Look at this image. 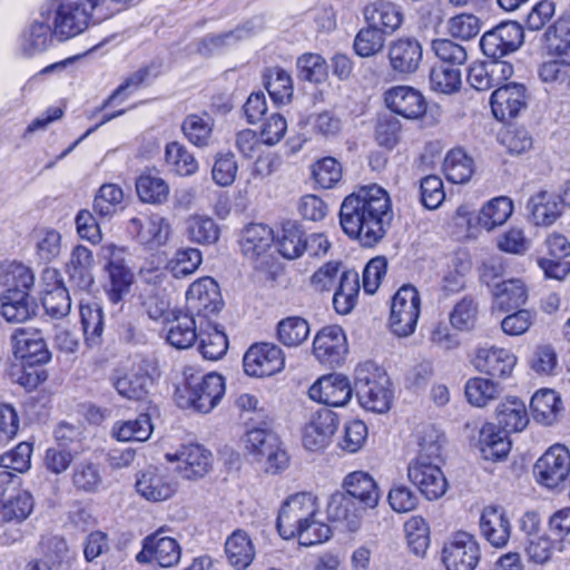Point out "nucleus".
Segmentation results:
<instances>
[{
    "label": "nucleus",
    "mask_w": 570,
    "mask_h": 570,
    "mask_svg": "<svg viewBox=\"0 0 570 570\" xmlns=\"http://www.w3.org/2000/svg\"><path fill=\"white\" fill-rule=\"evenodd\" d=\"M391 217L389 194L376 184L362 186L346 196L340 210L344 233L367 247L383 238Z\"/></svg>",
    "instance_id": "nucleus-1"
},
{
    "label": "nucleus",
    "mask_w": 570,
    "mask_h": 570,
    "mask_svg": "<svg viewBox=\"0 0 570 570\" xmlns=\"http://www.w3.org/2000/svg\"><path fill=\"white\" fill-rule=\"evenodd\" d=\"M344 491L333 493L327 502V515L348 531H356L367 509L380 501V491L374 479L364 471H353L343 480Z\"/></svg>",
    "instance_id": "nucleus-2"
},
{
    "label": "nucleus",
    "mask_w": 570,
    "mask_h": 570,
    "mask_svg": "<svg viewBox=\"0 0 570 570\" xmlns=\"http://www.w3.org/2000/svg\"><path fill=\"white\" fill-rule=\"evenodd\" d=\"M542 48L546 59L538 68L542 82L560 86L570 72V14L560 16L542 33Z\"/></svg>",
    "instance_id": "nucleus-3"
},
{
    "label": "nucleus",
    "mask_w": 570,
    "mask_h": 570,
    "mask_svg": "<svg viewBox=\"0 0 570 570\" xmlns=\"http://www.w3.org/2000/svg\"><path fill=\"white\" fill-rule=\"evenodd\" d=\"M101 0H46L40 18L52 28L55 38L68 40L82 33L89 26L91 11Z\"/></svg>",
    "instance_id": "nucleus-4"
},
{
    "label": "nucleus",
    "mask_w": 570,
    "mask_h": 570,
    "mask_svg": "<svg viewBox=\"0 0 570 570\" xmlns=\"http://www.w3.org/2000/svg\"><path fill=\"white\" fill-rule=\"evenodd\" d=\"M253 428L247 430L244 443L250 454L258 461H265V470L268 473H277L286 468L288 462L287 453L281 448L278 436L267 428Z\"/></svg>",
    "instance_id": "nucleus-5"
},
{
    "label": "nucleus",
    "mask_w": 570,
    "mask_h": 570,
    "mask_svg": "<svg viewBox=\"0 0 570 570\" xmlns=\"http://www.w3.org/2000/svg\"><path fill=\"white\" fill-rule=\"evenodd\" d=\"M421 313V297L413 285H403L394 294L391 305L390 328L399 337L412 335Z\"/></svg>",
    "instance_id": "nucleus-6"
},
{
    "label": "nucleus",
    "mask_w": 570,
    "mask_h": 570,
    "mask_svg": "<svg viewBox=\"0 0 570 570\" xmlns=\"http://www.w3.org/2000/svg\"><path fill=\"white\" fill-rule=\"evenodd\" d=\"M318 514V503L315 495L307 492L296 493L291 495L282 505L276 527L284 539H293L302 524Z\"/></svg>",
    "instance_id": "nucleus-7"
},
{
    "label": "nucleus",
    "mask_w": 570,
    "mask_h": 570,
    "mask_svg": "<svg viewBox=\"0 0 570 570\" xmlns=\"http://www.w3.org/2000/svg\"><path fill=\"white\" fill-rule=\"evenodd\" d=\"M480 558L476 539L464 531L454 533L442 548V562L446 570H474Z\"/></svg>",
    "instance_id": "nucleus-8"
},
{
    "label": "nucleus",
    "mask_w": 570,
    "mask_h": 570,
    "mask_svg": "<svg viewBox=\"0 0 570 570\" xmlns=\"http://www.w3.org/2000/svg\"><path fill=\"white\" fill-rule=\"evenodd\" d=\"M125 248L115 244H105L101 247L100 256L107 261V271L110 279V288L107 294L114 304L122 301L128 294L134 281V274L125 262Z\"/></svg>",
    "instance_id": "nucleus-9"
},
{
    "label": "nucleus",
    "mask_w": 570,
    "mask_h": 570,
    "mask_svg": "<svg viewBox=\"0 0 570 570\" xmlns=\"http://www.w3.org/2000/svg\"><path fill=\"white\" fill-rule=\"evenodd\" d=\"M523 28L515 21H507L487 31L481 40L482 52L492 59H501L517 51L523 43Z\"/></svg>",
    "instance_id": "nucleus-10"
},
{
    "label": "nucleus",
    "mask_w": 570,
    "mask_h": 570,
    "mask_svg": "<svg viewBox=\"0 0 570 570\" xmlns=\"http://www.w3.org/2000/svg\"><path fill=\"white\" fill-rule=\"evenodd\" d=\"M534 474L540 484L554 489L566 481L570 473V452L562 444L550 446L534 464Z\"/></svg>",
    "instance_id": "nucleus-11"
},
{
    "label": "nucleus",
    "mask_w": 570,
    "mask_h": 570,
    "mask_svg": "<svg viewBox=\"0 0 570 570\" xmlns=\"http://www.w3.org/2000/svg\"><path fill=\"white\" fill-rule=\"evenodd\" d=\"M338 428V417L328 407L313 413L302 430V444L309 452H321L332 442Z\"/></svg>",
    "instance_id": "nucleus-12"
},
{
    "label": "nucleus",
    "mask_w": 570,
    "mask_h": 570,
    "mask_svg": "<svg viewBox=\"0 0 570 570\" xmlns=\"http://www.w3.org/2000/svg\"><path fill=\"white\" fill-rule=\"evenodd\" d=\"M285 357L279 346L273 343L252 345L243 357L244 371L249 376H271L284 368Z\"/></svg>",
    "instance_id": "nucleus-13"
},
{
    "label": "nucleus",
    "mask_w": 570,
    "mask_h": 570,
    "mask_svg": "<svg viewBox=\"0 0 570 570\" xmlns=\"http://www.w3.org/2000/svg\"><path fill=\"white\" fill-rule=\"evenodd\" d=\"M438 462V460L415 459L407 468L410 481L429 500L439 499L448 488L446 479Z\"/></svg>",
    "instance_id": "nucleus-14"
},
{
    "label": "nucleus",
    "mask_w": 570,
    "mask_h": 570,
    "mask_svg": "<svg viewBox=\"0 0 570 570\" xmlns=\"http://www.w3.org/2000/svg\"><path fill=\"white\" fill-rule=\"evenodd\" d=\"M136 491L150 502L170 499L177 491V482L166 468L148 466L136 479Z\"/></svg>",
    "instance_id": "nucleus-15"
},
{
    "label": "nucleus",
    "mask_w": 570,
    "mask_h": 570,
    "mask_svg": "<svg viewBox=\"0 0 570 570\" xmlns=\"http://www.w3.org/2000/svg\"><path fill=\"white\" fill-rule=\"evenodd\" d=\"M187 309L190 315L209 318L217 314L223 301L217 283L210 277L194 282L186 293Z\"/></svg>",
    "instance_id": "nucleus-16"
},
{
    "label": "nucleus",
    "mask_w": 570,
    "mask_h": 570,
    "mask_svg": "<svg viewBox=\"0 0 570 570\" xmlns=\"http://www.w3.org/2000/svg\"><path fill=\"white\" fill-rule=\"evenodd\" d=\"M127 228L139 244L150 249L164 246L171 234L169 220L159 214L132 217Z\"/></svg>",
    "instance_id": "nucleus-17"
},
{
    "label": "nucleus",
    "mask_w": 570,
    "mask_h": 570,
    "mask_svg": "<svg viewBox=\"0 0 570 570\" xmlns=\"http://www.w3.org/2000/svg\"><path fill=\"white\" fill-rule=\"evenodd\" d=\"M168 462H178L176 471L186 480L206 475L212 465V453L200 444L181 445L175 453H166Z\"/></svg>",
    "instance_id": "nucleus-18"
},
{
    "label": "nucleus",
    "mask_w": 570,
    "mask_h": 570,
    "mask_svg": "<svg viewBox=\"0 0 570 570\" xmlns=\"http://www.w3.org/2000/svg\"><path fill=\"white\" fill-rule=\"evenodd\" d=\"M180 554L178 542L170 537H161L157 531L144 538L142 548L136 554V561L140 564L156 562L163 568H170L179 562Z\"/></svg>",
    "instance_id": "nucleus-19"
},
{
    "label": "nucleus",
    "mask_w": 570,
    "mask_h": 570,
    "mask_svg": "<svg viewBox=\"0 0 570 570\" xmlns=\"http://www.w3.org/2000/svg\"><path fill=\"white\" fill-rule=\"evenodd\" d=\"M157 377V368L144 360L116 368L111 382L117 392H147L155 386Z\"/></svg>",
    "instance_id": "nucleus-20"
},
{
    "label": "nucleus",
    "mask_w": 570,
    "mask_h": 570,
    "mask_svg": "<svg viewBox=\"0 0 570 570\" xmlns=\"http://www.w3.org/2000/svg\"><path fill=\"white\" fill-rule=\"evenodd\" d=\"M347 341L338 325H328L320 330L313 341L315 357L326 365H338L347 354Z\"/></svg>",
    "instance_id": "nucleus-21"
},
{
    "label": "nucleus",
    "mask_w": 570,
    "mask_h": 570,
    "mask_svg": "<svg viewBox=\"0 0 570 570\" xmlns=\"http://www.w3.org/2000/svg\"><path fill=\"white\" fill-rule=\"evenodd\" d=\"M391 69L402 76L414 73L422 61L423 49L414 37H400L387 46Z\"/></svg>",
    "instance_id": "nucleus-22"
},
{
    "label": "nucleus",
    "mask_w": 570,
    "mask_h": 570,
    "mask_svg": "<svg viewBox=\"0 0 570 570\" xmlns=\"http://www.w3.org/2000/svg\"><path fill=\"white\" fill-rule=\"evenodd\" d=\"M527 88L517 82L497 88L490 98L493 116L501 121L514 118L527 107Z\"/></svg>",
    "instance_id": "nucleus-23"
},
{
    "label": "nucleus",
    "mask_w": 570,
    "mask_h": 570,
    "mask_svg": "<svg viewBox=\"0 0 570 570\" xmlns=\"http://www.w3.org/2000/svg\"><path fill=\"white\" fill-rule=\"evenodd\" d=\"M13 354L27 365L45 364L50 352L40 332L32 328H17L12 334Z\"/></svg>",
    "instance_id": "nucleus-24"
},
{
    "label": "nucleus",
    "mask_w": 570,
    "mask_h": 570,
    "mask_svg": "<svg viewBox=\"0 0 570 570\" xmlns=\"http://www.w3.org/2000/svg\"><path fill=\"white\" fill-rule=\"evenodd\" d=\"M479 527L482 537L494 548H504L511 537V522L502 507L483 508Z\"/></svg>",
    "instance_id": "nucleus-25"
},
{
    "label": "nucleus",
    "mask_w": 570,
    "mask_h": 570,
    "mask_svg": "<svg viewBox=\"0 0 570 570\" xmlns=\"http://www.w3.org/2000/svg\"><path fill=\"white\" fill-rule=\"evenodd\" d=\"M384 101L390 110L409 119H416L426 110L423 95L410 86H394L387 89Z\"/></svg>",
    "instance_id": "nucleus-26"
},
{
    "label": "nucleus",
    "mask_w": 570,
    "mask_h": 570,
    "mask_svg": "<svg viewBox=\"0 0 570 570\" xmlns=\"http://www.w3.org/2000/svg\"><path fill=\"white\" fill-rule=\"evenodd\" d=\"M363 17L366 24L386 36L397 31L404 21L402 7L387 0H376L366 4L363 9Z\"/></svg>",
    "instance_id": "nucleus-27"
},
{
    "label": "nucleus",
    "mask_w": 570,
    "mask_h": 570,
    "mask_svg": "<svg viewBox=\"0 0 570 570\" xmlns=\"http://www.w3.org/2000/svg\"><path fill=\"white\" fill-rule=\"evenodd\" d=\"M472 362L480 372L503 377L512 372L517 363V357L513 353L503 347L484 345L475 350Z\"/></svg>",
    "instance_id": "nucleus-28"
},
{
    "label": "nucleus",
    "mask_w": 570,
    "mask_h": 570,
    "mask_svg": "<svg viewBox=\"0 0 570 570\" xmlns=\"http://www.w3.org/2000/svg\"><path fill=\"white\" fill-rule=\"evenodd\" d=\"M482 281L491 287L493 307L500 311H508L523 305L528 298L527 288L522 281L511 278L500 283L490 284L494 278L485 266L482 273Z\"/></svg>",
    "instance_id": "nucleus-29"
},
{
    "label": "nucleus",
    "mask_w": 570,
    "mask_h": 570,
    "mask_svg": "<svg viewBox=\"0 0 570 570\" xmlns=\"http://www.w3.org/2000/svg\"><path fill=\"white\" fill-rule=\"evenodd\" d=\"M495 417L505 433L521 432L529 424L524 401L518 396H507L495 407Z\"/></svg>",
    "instance_id": "nucleus-30"
},
{
    "label": "nucleus",
    "mask_w": 570,
    "mask_h": 570,
    "mask_svg": "<svg viewBox=\"0 0 570 570\" xmlns=\"http://www.w3.org/2000/svg\"><path fill=\"white\" fill-rule=\"evenodd\" d=\"M507 434L493 423H485L481 428L478 445L484 460L501 461L507 458L511 449V442Z\"/></svg>",
    "instance_id": "nucleus-31"
},
{
    "label": "nucleus",
    "mask_w": 570,
    "mask_h": 570,
    "mask_svg": "<svg viewBox=\"0 0 570 570\" xmlns=\"http://www.w3.org/2000/svg\"><path fill=\"white\" fill-rule=\"evenodd\" d=\"M353 387L358 392H390L391 380L377 363L365 361L358 363L354 370Z\"/></svg>",
    "instance_id": "nucleus-32"
},
{
    "label": "nucleus",
    "mask_w": 570,
    "mask_h": 570,
    "mask_svg": "<svg viewBox=\"0 0 570 570\" xmlns=\"http://www.w3.org/2000/svg\"><path fill=\"white\" fill-rule=\"evenodd\" d=\"M274 239V233L268 226L249 224L239 240L242 253L252 259L259 258L268 252Z\"/></svg>",
    "instance_id": "nucleus-33"
},
{
    "label": "nucleus",
    "mask_w": 570,
    "mask_h": 570,
    "mask_svg": "<svg viewBox=\"0 0 570 570\" xmlns=\"http://www.w3.org/2000/svg\"><path fill=\"white\" fill-rule=\"evenodd\" d=\"M228 563L235 570L247 569L255 558V547L244 530H235L225 542Z\"/></svg>",
    "instance_id": "nucleus-34"
},
{
    "label": "nucleus",
    "mask_w": 570,
    "mask_h": 570,
    "mask_svg": "<svg viewBox=\"0 0 570 570\" xmlns=\"http://www.w3.org/2000/svg\"><path fill=\"white\" fill-rule=\"evenodd\" d=\"M562 208L558 196L547 190L534 194L528 202L532 222L538 226L552 225L561 216Z\"/></svg>",
    "instance_id": "nucleus-35"
},
{
    "label": "nucleus",
    "mask_w": 570,
    "mask_h": 570,
    "mask_svg": "<svg viewBox=\"0 0 570 570\" xmlns=\"http://www.w3.org/2000/svg\"><path fill=\"white\" fill-rule=\"evenodd\" d=\"M94 256L86 246H76L70 255L67 272L70 281L80 289H89L94 284Z\"/></svg>",
    "instance_id": "nucleus-36"
},
{
    "label": "nucleus",
    "mask_w": 570,
    "mask_h": 570,
    "mask_svg": "<svg viewBox=\"0 0 570 570\" xmlns=\"http://www.w3.org/2000/svg\"><path fill=\"white\" fill-rule=\"evenodd\" d=\"M358 293V273L354 269L343 271L333 295L334 309L341 315L350 314L357 304Z\"/></svg>",
    "instance_id": "nucleus-37"
},
{
    "label": "nucleus",
    "mask_w": 570,
    "mask_h": 570,
    "mask_svg": "<svg viewBox=\"0 0 570 570\" xmlns=\"http://www.w3.org/2000/svg\"><path fill=\"white\" fill-rule=\"evenodd\" d=\"M26 291H6L1 296V315L10 323H22L31 318L36 306Z\"/></svg>",
    "instance_id": "nucleus-38"
},
{
    "label": "nucleus",
    "mask_w": 570,
    "mask_h": 570,
    "mask_svg": "<svg viewBox=\"0 0 570 570\" xmlns=\"http://www.w3.org/2000/svg\"><path fill=\"white\" fill-rule=\"evenodd\" d=\"M52 38L51 26L43 19L35 20L21 36V51L28 57L41 53L50 47Z\"/></svg>",
    "instance_id": "nucleus-39"
},
{
    "label": "nucleus",
    "mask_w": 570,
    "mask_h": 570,
    "mask_svg": "<svg viewBox=\"0 0 570 570\" xmlns=\"http://www.w3.org/2000/svg\"><path fill=\"white\" fill-rule=\"evenodd\" d=\"M404 533L407 550L415 558L424 559L431 543L430 527L424 518L411 517L404 523Z\"/></svg>",
    "instance_id": "nucleus-40"
},
{
    "label": "nucleus",
    "mask_w": 570,
    "mask_h": 570,
    "mask_svg": "<svg viewBox=\"0 0 570 570\" xmlns=\"http://www.w3.org/2000/svg\"><path fill=\"white\" fill-rule=\"evenodd\" d=\"M71 483L77 492L97 493L100 491L104 478L99 464L89 460L77 462L72 468Z\"/></svg>",
    "instance_id": "nucleus-41"
},
{
    "label": "nucleus",
    "mask_w": 570,
    "mask_h": 570,
    "mask_svg": "<svg viewBox=\"0 0 570 570\" xmlns=\"http://www.w3.org/2000/svg\"><path fill=\"white\" fill-rule=\"evenodd\" d=\"M80 318L86 343L89 346L99 344L104 331V313L101 305L94 301H81Z\"/></svg>",
    "instance_id": "nucleus-42"
},
{
    "label": "nucleus",
    "mask_w": 570,
    "mask_h": 570,
    "mask_svg": "<svg viewBox=\"0 0 570 570\" xmlns=\"http://www.w3.org/2000/svg\"><path fill=\"white\" fill-rule=\"evenodd\" d=\"M419 452L416 459L440 461L445 444L444 433L434 424H422L416 430Z\"/></svg>",
    "instance_id": "nucleus-43"
},
{
    "label": "nucleus",
    "mask_w": 570,
    "mask_h": 570,
    "mask_svg": "<svg viewBox=\"0 0 570 570\" xmlns=\"http://www.w3.org/2000/svg\"><path fill=\"white\" fill-rule=\"evenodd\" d=\"M197 336L196 321L193 315L178 314L168 323L167 342L178 350L190 347Z\"/></svg>",
    "instance_id": "nucleus-44"
},
{
    "label": "nucleus",
    "mask_w": 570,
    "mask_h": 570,
    "mask_svg": "<svg viewBox=\"0 0 570 570\" xmlns=\"http://www.w3.org/2000/svg\"><path fill=\"white\" fill-rule=\"evenodd\" d=\"M124 191L116 184H104L95 196L92 210L101 219L109 220L124 208Z\"/></svg>",
    "instance_id": "nucleus-45"
},
{
    "label": "nucleus",
    "mask_w": 570,
    "mask_h": 570,
    "mask_svg": "<svg viewBox=\"0 0 570 570\" xmlns=\"http://www.w3.org/2000/svg\"><path fill=\"white\" fill-rule=\"evenodd\" d=\"M513 212L512 200L505 196L489 200L480 210L478 224L490 232L503 225Z\"/></svg>",
    "instance_id": "nucleus-46"
},
{
    "label": "nucleus",
    "mask_w": 570,
    "mask_h": 570,
    "mask_svg": "<svg viewBox=\"0 0 570 570\" xmlns=\"http://www.w3.org/2000/svg\"><path fill=\"white\" fill-rule=\"evenodd\" d=\"M530 407L533 419L544 425L556 423L564 410L559 394H532Z\"/></svg>",
    "instance_id": "nucleus-47"
},
{
    "label": "nucleus",
    "mask_w": 570,
    "mask_h": 570,
    "mask_svg": "<svg viewBox=\"0 0 570 570\" xmlns=\"http://www.w3.org/2000/svg\"><path fill=\"white\" fill-rule=\"evenodd\" d=\"M276 332L277 338L283 345L296 347L308 338L311 327L305 318L301 316H288L278 322Z\"/></svg>",
    "instance_id": "nucleus-48"
},
{
    "label": "nucleus",
    "mask_w": 570,
    "mask_h": 570,
    "mask_svg": "<svg viewBox=\"0 0 570 570\" xmlns=\"http://www.w3.org/2000/svg\"><path fill=\"white\" fill-rule=\"evenodd\" d=\"M279 254L287 259H295L304 253V232L295 223L283 225L276 238Z\"/></svg>",
    "instance_id": "nucleus-49"
},
{
    "label": "nucleus",
    "mask_w": 570,
    "mask_h": 570,
    "mask_svg": "<svg viewBox=\"0 0 570 570\" xmlns=\"http://www.w3.org/2000/svg\"><path fill=\"white\" fill-rule=\"evenodd\" d=\"M153 424L148 414H140L135 420L118 422L112 428V435L124 442H144L149 439Z\"/></svg>",
    "instance_id": "nucleus-50"
},
{
    "label": "nucleus",
    "mask_w": 570,
    "mask_h": 570,
    "mask_svg": "<svg viewBox=\"0 0 570 570\" xmlns=\"http://www.w3.org/2000/svg\"><path fill=\"white\" fill-rule=\"evenodd\" d=\"M136 190L139 199L148 204H163L169 195L168 184L158 176L142 174L136 181Z\"/></svg>",
    "instance_id": "nucleus-51"
},
{
    "label": "nucleus",
    "mask_w": 570,
    "mask_h": 570,
    "mask_svg": "<svg viewBox=\"0 0 570 570\" xmlns=\"http://www.w3.org/2000/svg\"><path fill=\"white\" fill-rule=\"evenodd\" d=\"M186 232L189 240L200 245L214 244L219 238L217 224L207 216H190L186 222Z\"/></svg>",
    "instance_id": "nucleus-52"
},
{
    "label": "nucleus",
    "mask_w": 570,
    "mask_h": 570,
    "mask_svg": "<svg viewBox=\"0 0 570 570\" xmlns=\"http://www.w3.org/2000/svg\"><path fill=\"white\" fill-rule=\"evenodd\" d=\"M165 158L167 165L179 176H190L198 170V163L194 155L179 142L166 146Z\"/></svg>",
    "instance_id": "nucleus-53"
},
{
    "label": "nucleus",
    "mask_w": 570,
    "mask_h": 570,
    "mask_svg": "<svg viewBox=\"0 0 570 570\" xmlns=\"http://www.w3.org/2000/svg\"><path fill=\"white\" fill-rule=\"evenodd\" d=\"M444 170L450 181L464 184L473 174V160L462 149H453L445 157Z\"/></svg>",
    "instance_id": "nucleus-54"
},
{
    "label": "nucleus",
    "mask_w": 570,
    "mask_h": 570,
    "mask_svg": "<svg viewBox=\"0 0 570 570\" xmlns=\"http://www.w3.org/2000/svg\"><path fill=\"white\" fill-rule=\"evenodd\" d=\"M203 262L202 252L197 248H180L167 263L166 268L175 278H183L195 273Z\"/></svg>",
    "instance_id": "nucleus-55"
},
{
    "label": "nucleus",
    "mask_w": 570,
    "mask_h": 570,
    "mask_svg": "<svg viewBox=\"0 0 570 570\" xmlns=\"http://www.w3.org/2000/svg\"><path fill=\"white\" fill-rule=\"evenodd\" d=\"M33 509V499L27 491H18L11 495L3 504L0 510V517L6 522H14L19 524L21 521L28 518Z\"/></svg>",
    "instance_id": "nucleus-56"
},
{
    "label": "nucleus",
    "mask_w": 570,
    "mask_h": 570,
    "mask_svg": "<svg viewBox=\"0 0 570 570\" xmlns=\"http://www.w3.org/2000/svg\"><path fill=\"white\" fill-rule=\"evenodd\" d=\"M185 387L187 392H224L225 380L215 372L206 375L195 370L194 367H186L184 371Z\"/></svg>",
    "instance_id": "nucleus-57"
},
{
    "label": "nucleus",
    "mask_w": 570,
    "mask_h": 570,
    "mask_svg": "<svg viewBox=\"0 0 570 570\" xmlns=\"http://www.w3.org/2000/svg\"><path fill=\"white\" fill-rule=\"evenodd\" d=\"M311 176L321 188H333L342 179V165L334 157H324L311 166Z\"/></svg>",
    "instance_id": "nucleus-58"
},
{
    "label": "nucleus",
    "mask_w": 570,
    "mask_h": 570,
    "mask_svg": "<svg viewBox=\"0 0 570 570\" xmlns=\"http://www.w3.org/2000/svg\"><path fill=\"white\" fill-rule=\"evenodd\" d=\"M181 130L190 144L205 147L212 138L213 124L208 116L189 115L183 121Z\"/></svg>",
    "instance_id": "nucleus-59"
},
{
    "label": "nucleus",
    "mask_w": 570,
    "mask_h": 570,
    "mask_svg": "<svg viewBox=\"0 0 570 570\" xmlns=\"http://www.w3.org/2000/svg\"><path fill=\"white\" fill-rule=\"evenodd\" d=\"M385 33L366 24L355 36L353 48L357 56L367 58L381 52L385 46Z\"/></svg>",
    "instance_id": "nucleus-60"
},
{
    "label": "nucleus",
    "mask_w": 570,
    "mask_h": 570,
    "mask_svg": "<svg viewBox=\"0 0 570 570\" xmlns=\"http://www.w3.org/2000/svg\"><path fill=\"white\" fill-rule=\"evenodd\" d=\"M431 88L441 94H453L461 88V71L459 67L444 65L434 66L430 72Z\"/></svg>",
    "instance_id": "nucleus-61"
},
{
    "label": "nucleus",
    "mask_w": 570,
    "mask_h": 570,
    "mask_svg": "<svg viewBox=\"0 0 570 570\" xmlns=\"http://www.w3.org/2000/svg\"><path fill=\"white\" fill-rule=\"evenodd\" d=\"M36 255L42 263L57 258L61 250V235L53 228H40L35 232Z\"/></svg>",
    "instance_id": "nucleus-62"
},
{
    "label": "nucleus",
    "mask_w": 570,
    "mask_h": 570,
    "mask_svg": "<svg viewBox=\"0 0 570 570\" xmlns=\"http://www.w3.org/2000/svg\"><path fill=\"white\" fill-rule=\"evenodd\" d=\"M259 26L255 24L254 21H247L244 24L230 30L228 32L219 35H209L202 41L203 47L208 51L218 50L225 46H230L238 40L248 38L256 33Z\"/></svg>",
    "instance_id": "nucleus-63"
},
{
    "label": "nucleus",
    "mask_w": 570,
    "mask_h": 570,
    "mask_svg": "<svg viewBox=\"0 0 570 570\" xmlns=\"http://www.w3.org/2000/svg\"><path fill=\"white\" fill-rule=\"evenodd\" d=\"M266 89L276 104H286L293 96V82L289 73L281 68H274L266 76Z\"/></svg>",
    "instance_id": "nucleus-64"
}]
</instances>
